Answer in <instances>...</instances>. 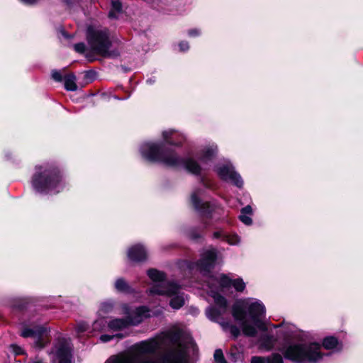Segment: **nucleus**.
<instances>
[{"instance_id": "e433bc0d", "label": "nucleus", "mask_w": 363, "mask_h": 363, "mask_svg": "<svg viewBox=\"0 0 363 363\" xmlns=\"http://www.w3.org/2000/svg\"><path fill=\"white\" fill-rule=\"evenodd\" d=\"M11 348L15 354H21L23 352L22 349L17 345H13L11 346Z\"/></svg>"}, {"instance_id": "9b49d317", "label": "nucleus", "mask_w": 363, "mask_h": 363, "mask_svg": "<svg viewBox=\"0 0 363 363\" xmlns=\"http://www.w3.org/2000/svg\"><path fill=\"white\" fill-rule=\"evenodd\" d=\"M216 172L222 179L230 182L238 187H242L243 181L231 164L227 163L218 166Z\"/></svg>"}, {"instance_id": "a211bd4d", "label": "nucleus", "mask_w": 363, "mask_h": 363, "mask_svg": "<svg viewBox=\"0 0 363 363\" xmlns=\"http://www.w3.org/2000/svg\"><path fill=\"white\" fill-rule=\"evenodd\" d=\"M162 138L164 140L172 145L179 146L182 144V142H177V138L184 139V136L177 133L173 129H169L162 132Z\"/></svg>"}, {"instance_id": "b1692460", "label": "nucleus", "mask_w": 363, "mask_h": 363, "mask_svg": "<svg viewBox=\"0 0 363 363\" xmlns=\"http://www.w3.org/2000/svg\"><path fill=\"white\" fill-rule=\"evenodd\" d=\"M114 286L115 289L120 292L127 294L133 292L131 286L123 278L117 279L114 283Z\"/></svg>"}, {"instance_id": "dca6fc26", "label": "nucleus", "mask_w": 363, "mask_h": 363, "mask_svg": "<svg viewBox=\"0 0 363 363\" xmlns=\"http://www.w3.org/2000/svg\"><path fill=\"white\" fill-rule=\"evenodd\" d=\"M218 153V147L216 144H208L204 146L200 152L199 160L206 163L211 160Z\"/></svg>"}, {"instance_id": "f3484780", "label": "nucleus", "mask_w": 363, "mask_h": 363, "mask_svg": "<svg viewBox=\"0 0 363 363\" xmlns=\"http://www.w3.org/2000/svg\"><path fill=\"white\" fill-rule=\"evenodd\" d=\"M271 328L279 329L277 332L279 337L288 338L291 337L296 330L295 325L289 323H282L279 325H270Z\"/></svg>"}, {"instance_id": "c9c22d12", "label": "nucleus", "mask_w": 363, "mask_h": 363, "mask_svg": "<svg viewBox=\"0 0 363 363\" xmlns=\"http://www.w3.org/2000/svg\"><path fill=\"white\" fill-rule=\"evenodd\" d=\"M52 77L57 82H61L62 79L61 73L57 70L52 72Z\"/></svg>"}, {"instance_id": "58836bf2", "label": "nucleus", "mask_w": 363, "mask_h": 363, "mask_svg": "<svg viewBox=\"0 0 363 363\" xmlns=\"http://www.w3.org/2000/svg\"><path fill=\"white\" fill-rule=\"evenodd\" d=\"M226 235V233H225L223 231L219 230V231H216L213 233V237L216 238H221L223 240H225L224 235Z\"/></svg>"}, {"instance_id": "39448f33", "label": "nucleus", "mask_w": 363, "mask_h": 363, "mask_svg": "<svg viewBox=\"0 0 363 363\" xmlns=\"http://www.w3.org/2000/svg\"><path fill=\"white\" fill-rule=\"evenodd\" d=\"M32 186L39 193L55 194L65 188V182L57 167L46 164L35 167Z\"/></svg>"}, {"instance_id": "2f4dec72", "label": "nucleus", "mask_w": 363, "mask_h": 363, "mask_svg": "<svg viewBox=\"0 0 363 363\" xmlns=\"http://www.w3.org/2000/svg\"><path fill=\"white\" fill-rule=\"evenodd\" d=\"M214 359L217 363H226L222 350H217L214 353Z\"/></svg>"}, {"instance_id": "1a4fd4ad", "label": "nucleus", "mask_w": 363, "mask_h": 363, "mask_svg": "<svg viewBox=\"0 0 363 363\" xmlns=\"http://www.w3.org/2000/svg\"><path fill=\"white\" fill-rule=\"evenodd\" d=\"M53 363H72L69 341L59 340L50 353Z\"/></svg>"}, {"instance_id": "7c9ffc66", "label": "nucleus", "mask_w": 363, "mask_h": 363, "mask_svg": "<svg viewBox=\"0 0 363 363\" xmlns=\"http://www.w3.org/2000/svg\"><path fill=\"white\" fill-rule=\"evenodd\" d=\"M266 359L267 363H283V358L279 354H273Z\"/></svg>"}, {"instance_id": "2eb2a0df", "label": "nucleus", "mask_w": 363, "mask_h": 363, "mask_svg": "<svg viewBox=\"0 0 363 363\" xmlns=\"http://www.w3.org/2000/svg\"><path fill=\"white\" fill-rule=\"evenodd\" d=\"M201 191L196 190L194 191L190 197V201L193 207L198 211L203 213L208 214L211 212L210 211V205L207 202H203L200 199Z\"/></svg>"}, {"instance_id": "393cba45", "label": "nucleus", "mask_w": 363, "mask_h": 363, "mask_svg": "<svg viewBox=\"0 0 363 363\" xmlns=\"http://www.w3.org/2000/svg\"><path fill=\"white\" fill-rule=\"evenodd\" d=\"M114 308V303L112 301H106L100 304L98 315L104 316V315L111 313Z\"/></svg>"}, {"instance_id": "20e7f679", "label": "nucleus", "mask_w": 363, "mask_h": 363, "mask_svg": "<svg viewBox=\"0 0 363 363\" xmlns=\"http://www.w3.org/2000/svg\"><path fill=\"white\" fill-rule=\"evenodd\" d=\"M139 151L141 156L148 161H161L167 165L183 167L193 174H200L201 166L193 157H188L182 160L174 152H165L161 144L154 142H145L140 145Z\"/></svg>"}, {"instance_id": "4468645a", "label": "nucleus", "mask_w": 363, "mask_h": 363, "mask_svg": "<svg viewBox=\"0 0 363 363\" xmlns=\"http://www.w3.org/2000/svg\"><path fill=\"white\" fill-rule=\"evenodd\" d=\"M46 328L43 326H37L35 328H24L21 332V335L24 337H34L36 338H42L38 340L35 344L37 347H43L44 346L43 336L46 334Z\"/></svg>"}, {"instance_id": "6e6552de", "label": "nucleus", "mask_w": 363, "mask_h": 363, "mask_svg": "<svg viewBox=\"0 0 363 363\" xmlns=\"http://www.w3.org/2000/svg\"><path fill=\"white\" fill-rule=\"evenodd\" d=\"M87 40L90 48L95 53L104 57L114 55L109 51L111 43L106 30L89 28Z\"/></svg>"}, {"instance_id": "0eeeda50", "label": "nucleus", "mask_w": 363, "mask_h": 363, "mask_svg": "<svg viewBox=\"0 0 363 363\" xmlns=\"http://www.w3.org/2000/svg\"><path fill=\"white\" fill-rule=\"evenodd\" d=\"M283 354L294 363H318L324 356L321 345L315 342L291 343L284 349Z\"/></svg>"}, {"instance_id": "9d476101", "label": "nucleus", "mask_w": 363, "mask_h": 363, "mask_svg": "<svg viewBox=\"0 0 363 363\" xmlns=\"http://www.w3.org/2000/svg\"><path fill=\"white\" fill-rule=\"evenodd\" d=\"M119 313L126 315L130 325H138L145 318L150 316V311L145 306L132 309L127 304H122L121 306Z\"/></svg>"}, {"instance_id": "72a5a7b5", "label": "nucleus", "mask_w": 363, "mask_h": 363, "mask_svg": "<svg viewBox=\"0 0 363 363\" xmlns=\"http://www.w3.org/2000/svg\"><path fill=\"white\" fill-rule=\"evenodd\" d=\"M189 43L186 40L181 41L179 43V48L181 52H186L189 50Z\"/></svg>"}, {"instance_id": "ea45409f", "label": "nucleus", "mask_w": 363, "mask_h": 363, "mask_svg": "<svg viewBox=\"0 0 363 363\" xmlns=\"http://www.w3.org/2000/svg\"><path fill=\"white\" fill-rule=\"evenodd\" d=\"M113 337V335H102L100 336V340L103 342H106L112 340Z\"/></svg>"}, {"instance_id": "4be33fe9", "label": "nucleus", "mask_w": 363, "mask_h": 363, "mask_svg": "<svg viewBox=\"0 0 363 363\" xmlns=\"http://www.w3.org/2000/svg\"><path fill=\"white\" fill-rule=\"evenodd\" d=\"M252 214V209L251 206H247L242 208L239 218L245 225H250L252 223V220L250 217Z\"/></svg>"}, {"instance_id": "473e14b6", "label": "nucleus", "mask_w": 363, "mask_h": 363, "mask_svg": "<svg viewBox=\"0 0 363 363\" xmlns=\"http://www.w3.org/2000/svg\"><path fill=\"white\" fill-rule=\"evenodd\" d=\"M201 34V30L199 28H191L187 30V35L190 38H196Z\"/></svg>"}, {"instance_id": "5701e85b", "label": "nucleus", "mask_w": 363, "mask_h": 363, "mask_svg": "<svg viewBox=\"0 0 363 363\" xmlns=\"http://www.w3.org/2000/svg\"><path fill=\"white\" fill-rule=\"evenodd\" d=\"M123 12L122 4L119 0H112L109 17L117 18Z\"/></svg>"}, {"instance_id": "6ab92c4d", "label": "nucleus", "mask_w": 363, "mask_h": 363, "mask_svg": "<svg viewBox=\"0 0 363 363\" xmlns=\"http://www.w3.org/2000/svg\"><path fill=\"white\" fill-rule=\"evenodd\" d=\"M323 347L328 350L337 352L342 350V345L337 337L334 336H327L322 341Z\"/></svg>"}, {"instance_id": "cd10ccee", "label": "nucleus", "mask_w": 363, "mask_h": 363, "mask_svg": "<svg viewBox=\"0 0 363 363\" xmlns=\"http://www.w3.org/2000/svg\"><path fill=\"white\" fill-rule=\"evenodd\" d=\"M230 355L235 362L241 361L243 359L242 349L238 347H232L230 351Z\"/></svg>"}, {"instance_id": "c85d7f7f", "label": "nucleus", "mask_w": 363, "mask_h": 363, "mask_svg": "<svg viewBox=\"0 0 363 363\" xmlns=\"http://www.w3.org/2000/svg\"><path fill=\"white\" fill-rule=\"evenodd\" d=\"M106 321L104 316H99L98 318L92 324V331H101L105 328Z\"/></svg>"}, {"instance_id": "f8f14e48", "label": "nucleus", "mask_w": 363, "mask_h": 363, "mask_svg": "<svg viewBox=\"0 0 363 363\" xmlns=\"http://www.w3.org/2000/svg\"><path fill=\"white\" fill-rule=\"evenodd\" d=\"M127 257L131 262H145L147 259L148 251L143 245L140 243L135 244L128 248Z\"/></svg>"}, {"instance_id": "79ce46f5", "label": "nucleus", "mask_w": 363, "mask_h": 363, "mask_svg": "<svg viewBox=\"0 0 363 363\" xmlns=\"http://www.w3.org/2000/svg\"><path fill=\"white\" fill-rule=\"evenodd\" d=\"M154 82H155V81H154V80H152V79H148V80L147 81V83H149V84H152Z\"/></svg>"}, {"instance_id": "f257e3e1", "label": "nucleus", "mask_w": 363, "mask_h": 363, "mask_svg": "<svg viewBox=\"0 0 363 363\" xmlns=\"http://www.w3.org/2000/svg\"><path fill=\"white\" fill-rule=\"evenodd\" d=\"M196 352L191 337L172 329L161 337L133 345L127 353L112 356L105 363H191Z\"/></svg>"}, {"instance_id": "ddd939ff", "label": "nucleus", "mask_w": 363, "mask_h": 363, "mask_svg": "<svg viewBox=\"0 0 363 363\" xmlns=\"http://www.w3.org/2000/svg\"><path fill=\"white\" fill-rule=\"evenodd\" d=\"M217 254L215 249L211 248L204 251L198 264L201 270L208 271L213 266Z\"/></svg>"}, {"instance_id": "412c9836", "label": "nucleus", "mask_w": 363, "mask_h": 363, "mask_svg": "<svg viewBox=\"0 0 363 363\" xmlns=\"http://www.w3.org/2000/svg\"><path fill=\"white\" fill-rule=\"evenodd\" d=\"M276 341L277 338L273 335L264 334L259 339V346L262 349L269 350L274 346Z\"/></svg>"}, {"instance_id": "a19ab883", "label": "nucleus", "mask_w": 363, "mask_h": 363, "mask_svg": "<svg viewBox=\"0 0 363 363\" xmlns=\"http://www.w3.org/2000/svg\"><path fill=\"white\" fill-rule=\"evenodd\" d=\"M21 1L28 4H33L35 2H37L38 0H21Z\"/></svg>"}, {"instance_id": "aec40b11", "label": "nucleus", "mask_w": 363, "mask_h": 363, "mask_svg": "<svg viewBox=\"0 0 363 363\" xmlns=\"http://www.w3.org/2000/svg\"><path fill=\"white\" fill-rule=\"evenodd\" d=\"M129 325L130 324L126 316L125 317V318H115L111 320L107 324V326L109 328V330L113 331L122 330Z\"/></svg>"}, {"instance_id": "f704fd0d", "label": "nucleus", "mask_w": 363, "mask_h": 363, "mask_svg": "<svg viewBox=\"0 0 363 363\" xmlns=\"http://www.w3.org/2000/svg\"><path fill=\"white\" fill-rule=\"evenodd\" d=\"M74 50L79 53L84 52L85 50L84 43H80L74 45Z\"/></svg>"}, {"instance_id": "7ed1b4c3", "label": "nucleus", "mask_w": 363, "mask_h": 363, "mask_svg": "<svg viewBox=\"0 0 363 363\" xmlns=\"http://www.w3.org/2000/svg\"><path fill=\"white\" fill-rule=\"evenodd\" d=\"M231 313L246 336H255L257 329L263 331L267 330L262 320L265 316L266 308L264 303L257 298L248 297L238 299L232 306Z\"/></svg>"}, {"instance_id": "bb28decb", "label": "nucleus", "mask_w": 363, "mask_h": 363, "mask_svg": "<svg viewBox=\"0 0 363 363\" xmlns=\"http://www.w3.org/2000/svg\"><path fill=\"white\" fill-rule=\"evenodd\" d=\"M89 328V325L86 322L79 320L76 323L74 332L77 337H80L82 334L88 331Z\"/></svg>"}, {"instance_id": "f03ea898", "label": "nucleus", "mask_w": 363, "mask_h": 363, "mask_svg": "<svg viewBox=\"0 0 363 363\" xmlns=\"http://www.w3.org/2000/svg\"><path fill=\"white\" fill-rule=\"evenodd\" d=\"M230 286H233L238 292H242L246 287V284L240 278L231 279L225 275L209 278L207 284L208 293L213 298L215 306L208 307L206 313L208 319L218 323L225 332L229 333L234 337H237L241 333L240 328L222 320V316L227 312L228 303L219 291L223 292L225 289Z\"/></svg>"}, {"instance_id": "423d86ee", "label": "nucleus", "mask_w": 363, "mask_h": 363, "mask_svg": "<svg viewBox=\"0 0 363 363\" xmlns=\"http://www.w3.org/2000/svg\"><path fill=\"white\" fill-rule=\"evenodd\" d=\"M147 275L152 281L149 289L150 294L171 297L169 305L174 309H179L184 306L186 300L184 294L177 284L166 280L163 272L152 269L147 271Z\"/></svg>"}, {"instance_id": "4c0bfd02", "label": "nucleus", "mask_w": 363, "mask_h": 363, "mask_svg": "<svg viewBox=\"0 0 363 363\" xmlns=\"http://www.w3.org/2000/svg\"><path fill=\"white\" fill-rule=\"evenodd\" d=\"M251 363H267V359L265 357H253Z\"/></svg>"}, {"instance_id": "a878e982", "label": "nucleus", "mask_w": 363, "mask_h": 363, "mask_svg": "<svg viewBox=\"0 0 363 363\" xmlns=\"http://www.w3.org/2000/svg\"><path fill=\"white\" fill-rule=\"evenodd\" d=\"M76 77L74 74H70L65 78V87L68 91H75L77 89L76 84Z\"/></svg>"}, {"instance_id": "c756f323", "label": "nucleus", "mask_w": 363, "mask_h": 363, "mask_svg": "<svg viewBox=\"0 0 363 363\" xmlns=\"http://www.w3.org/2000/svg\"><path fill=\"white\" fill-rule=\"evenodd\" d=\"M225 236V241L228 242L230 245H238L240 243V238L236 234H226Z\"/></svg>"}]
</instances>
